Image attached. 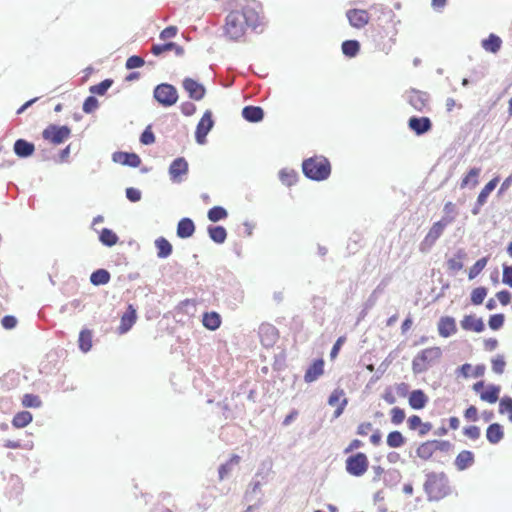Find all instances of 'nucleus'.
<instances>
[{
  "mask_svg": "<svg viewBox=\"0 0 512 512\" xmlns=\"http://www.w3.org/2000/svg\"><path fill=\"white\" fill-rule=\"evenodd\" d=\"M481 45L485 51L497 53L501 48L502 40L499 36L490 34L488 38L482 40Z\"/></svg>",
  "mask_w": 512,
  "mask_h": 512,
  "instance_id": "31",
  "label": "nucleus"
},
{
  "mask_svg": "<svg viewBox=\"0 0 512 512\" xmlns=\"http://www.w3.org/2000/svg\"><path fill=\"white\" fill-rule=\"evenodd\" d=\"M360 45L356 40H346L342 43V51L348 57H354L359 52Z\"/></svg>",
  "mask_w": 512,
  "mask_h": 512,
  "instance_id": "46",
  "label": "nucleus"
},
{
  "mask_svg": "<svg viewBox=\"0 0 512 512\" xmlns=\"http://www.w3.org/2000/svg\"><path fill=\"white\" fill-rule=\"evenodd\" d=\"M33 420V416L29 411H20L15 414L12 419V425L15 428H24Z\"/></svg>",
  "mask_w": 512,
  "mask_h": 512,
  "instance_id": "33",
  "label": "nucleus"
},
{
  "mask_svg": "<svg viewBox=\"0 0 512 512\" xmlns=\"http://www.w3.org/2000/svg\"><path fill=\"white\" fill-rule=\"evenodd\" d=\"M260 4L255 0H236L225 17L223 35L229 41H242L249 30L260 24Z\"/></svg>",
  "mask_w": 512,
  "mask_h": 512,
  "instance_id": "1",
  "label": "nucleus"
},
{
  "mask_svg": "<svg viewBox=\"0 0 512 512\" xmlns=\"http://www.w3.org/2000/svg\"><path fill=\"white\" fill-rule=\"evenodd\" d=\"M222 323L221 317L217 312H205L202 317V324L211 331L217 330Z\"/></svg>",
  "mask_w": 512,
  "mask_h": 512,
  "instance_id": "27",
  "label": "nucleus"
},
{
  "mask_svg": "<svg viewBox=\"0 0 512 512\" xmlns=\"http://www.w3.org/2000/svg\"><path fill=\"white\" fill-rule=\"evenodd\" d=\"M346 341V337L345 336H341L339 337L335 344L333 345L332 349H331V352H330V358L333 360L335 359L338 354H339V351L341 349V346L344 344V342Z\"/></svg>",
  "mask_w": 512,
  "mask_h": 512,
  "instance_id": "63",
  "label": "nucleus"
},
{
  "mask_svg": "<svg viewBox=\"0 0 512 512\" xmlns=\"http://www.w3.org/2000/svg\"><path fill=\"white\" fill-rule=\"evenodd\" d=\"M463 434L471 440H477L481 435V431L479 427L471 425L463 429Z\"/></svg>",
  "mask_w": 512,
  "mask_h": 512,
  "instance_id": "57",
  "label": "nucleus"
},
{
  "mask_svg": "<svg viewBox=\"0 0 512 512\" xmlns=\"http://www.w3.org/2000/svg\"><path fill=\"white\" fill-rule=\"evenodd\" d=\"M208 219L212 222H218L228 217V212L221 206H214L208 211Z\"/></svg>",
  "mask_w": 512,
  "mask_h": 512,
  "instance_id": "44",
  "label": "nucleus"
},
{
  "mask_svg": "<svg viewBox=\"0 0 512 512\" xmlns=\"http://www.w3.org/2000/svg\"><path fill=\"white\" fill-rule=\"evenodd\" d=\"M451 447L449 441L428 440L421 443L416 449V455L424 461L430 460L436 451H447Z\"/></svg>",
  "mask_w": 512,
  "mask_h": 512,
  "instance_id": "6",
  "label": "nucleus"
},
{
  "mask_svg": "<svg viewBox=\"0 0 512 512\" xmlns=\"http://www.w3.org/2000/svg\"><path fill=\"white\" fill-rule=\"evenodd\" d=\"M499 413L502 415H507L508 420L512 422V398L509 396H504L499 401Z\"/></svg>",
  "mask_w": 512,
  "mask_h": 512,
  "instance_id": "45",
  "label": "nucleus"
},
{
  "mask_svg": "<svg viewBox=\"0 0 512 512\" xmlns=\"http://www.w3.org/2000/svg\"><path fill=\"white\" fill-rule=\"evenodd\" d=\"M195 232L194 222L190 218H182L177 225V236L180 238H189Z\"/></svg>",
  "mask_w": 512,
  "mask_h": 512,
  "instance_id": "25",
  "label": "nucleus"
},
{
  "mask_svg": "<svg viewBox=\"0 0 512 512\" xmlns=\"http://www.w3.org/2000/svg\"><path fill=\"white\" fill-rule=\"evenodd\" d=\"M474 463V454L471 451L463 450L461 451L456 459L455 466L458 470H465L470 467Z\"/></svg>",
  "mask_w": 512,
  "mask_h": 512,
  "instance_id": "29",
  "label": "nucleus"
},
{
  "mask_svg": "<svg viewBox=\"0 0 512 512\" xmlns=\"http://www.w3.org/2000/svg\"><path fill=\"white\" fill-rule=\"evenodd\" d=\"M504 437V431L500 424H490L486 430V438L491 444L499 443Z\"/></svg>",
  "mask_w": 512,
  "mask_h": 512,
  "instance_id": "28",
  "label": "nucleus"
},
{
  "mask_svg": "<svg viewBox=\"0 0 512 512\" xmlns=\"http://www.w3.org/2000/svg\"><path fill=\"white\" fill-rule=\"evenodd\" d=\"M174 51L176 55L181 56L184 53V49L182 46L177 45L174 42H169L165 44H155L151 48V53L155 56H159L165 52Z\"/></svg>",
  "mask_w": 512,
  "mask_h": 512,
  "instance_id": "24",
  "label": "nucleus"
},
{
  "mask_svg": "<svg viewBox=\"0 0 512 512\" xmlns=\"http://www.w3.org/2000/svg\"><path fill=\"white\" fill-rule=\"evenodd\" d=\"M502 282L512 287V266L503 265Z\"/></svg>",
  "mask_w": 512,
  "mask_h": 512,
  "instance_id": "62",
  "label": "nucleus"
},
{
  "mask_svg": "<svg viewBox=\"0 0 512 512\" xmlns=\"http://www.w3.org/2000/svg\"><path fill=\"white\" fill-rule=\"evenodd\" d=\"M144 65V60L140 56H131L126 61V68L127 69H134L139 68Z\"/></svg>",
  "mask_w": 512,
  "mask_h": 512,
  "instance_id": "59",
  "label": "nucleus"
},
{
  "mask_svg": "<svg viewBox=\"0 0 512 512\" xmlns=\"http://www.w3.org/2000/svg\"><path fill=\"white\" fill-rule=\"evenodd\" d=\"M325 362L322 358L314 360L304 374V381L312 383L324 374Z\"/></svg>",
  "mask_w": 512,
  "mask_h": 512,
  "instance_id": "15",
  "label": "nucleus"
},
{
  "mask_svg": "<svg viewBox=\"0 0 512 512\" xmlns=\"http://www.w3.org/2000/svg\"><path fill=\"white\" fill-rule=\"evenodd\" d=\"M140 142L144 145H150L155 142L154 133L151 130V126H148L140 137Z\"/></svg>",
  "mask_w": 512,
  "mask_h": 512,
  "instance_id": "58",
  "label": "nucleus"
},
{
  "mask_svg": "<svg viewBox=\"0 0 512 512\" xmlns=\"http://www.w3.org/2000/svg\"><path fill=\"white\" fill-rule=\"evenodd\" d=\"M408 127L417 135H422L431 130L432 123L428 117H411Z\"/></svg>",
  "mask_w": 512,
  "mask_h": 512,
  "instance_id": "20",
  "label": "nucleus"
},
{
  "mask_svg": "<svg viewBox=\"0 0 512 512\" xmlns=\"http://www.w3.org/2000/svg\"><path fill=\"white\" fill-rule=\"evenodd\" d=\"M346 16L350 25L357 29L366 26L370 20L368 11L363 9H350L347 11Z\"/></svg>",
  "mask_w": 512,
  "mask_h": 512,
  "instance_id": "13",
  "label": "nucleus"
},
{
  "mask_svg": "<svg viewBox=\"0 0 512 512\" xmlns=\"http://www.w3.org/2000/svg\"><path fill=\"white\" fill-rule=\"evenodd\" d=\"M35 151V147L33 143H30L24 139H18L14 143V152L19 157H29Z\"/></svg>",
  "mask_w": 512,
  "mask_h": 512,
  "instance_id": "26",
  "label": "nucleus"
},
{
  "mask_svg": "<svg viewBox=\"0 0 512 512\" xmlns=\"http://www.w3.org/2000/svg\"><path fill=\"white\" fill-rule=\"evenodd\" d=\"M99 239L102 242V244L109 247L114 246L119 240L116 233H114L112 230L108 228L102 229V231L100 232Z\"/></svg>",
  "mask_w": 512,
  "mask_h": 512,
  "instance_id": "43",
  "label": "nucleus"
},
{
  "mask_svg": "<svg viewBox=\"0 0 512 512\" xmlns=\"http://www.w3.org/2000/svg\"><path fill=\"white\" fill-rule=\"evenodd\" d=\"M461 328L465 331L481 333L485 329L484 322L476 315H465L460 321Z\"/></svg>",
  "mask_w": 512,
  "mask_h": 512,
  "instance_id": "17",
  "label": "nucleus"
},
{
  "mask_svg": "<svg viewBox=\"0 0 512 512\" xmlns=\"http://www.w3.org/2000/svg\"><path fill=\"white\" fill-rule=\"evenodd\" d=\"M22 405L27 408H37L41 405V400L37 395L25 394L22 398Z\"/></svg>",
  "mask_w": 512,
  "mask_h": 512,
  "instance_id": "52",
  "label": "nucleus"
},
{
  "mask_svg": "<svg viewBox=\"0 0 512 512\" xmlns=\"http://www.w3.org/2000/svg\"><path fill=\"white\" fill-rule=\"evenodd\" d=\"M407 426L411 431H418V435L423 437L432 430V423L423 422L420 416L411 415L407 419Z\"/></svg>",
  "mask_w": 512,
  "mask_h": 512,
  "instance_id": "16",
  "label": "nucleus"
},
{
  "mask_svg": "<svg viewBox=\"0 0 512 512\" xmlns=\"http://www.w3.org/2000/svg\"><path fill=\"white\" fill-rule=\"evenodd\" d=\"M188 173V162L183 157L176 158L169 167V175L173 181H180Z\"/></svg>",
  "mask_w": 512,
  "mask_h": 512,
  "instance_id": "18",
  "label": "nucleus"
},
{
  "mask_svg": "<svg viewBox=\"0 0 512 512\" xmlns=\"http://www.w3.org/2000/svg\"><path fill=\"white\" fill-rule=\"evenodd\" d=\"M154 97L161 105L169 107L177 102L178 93L173 85L163 83L155 88Z\"/></svg>",
  "mask_w": 512,
  "mask_h": 512,
  "instance_id": "8",
  "label": "nucleus"
},
{
  "mask_svg": "<svg viewBox=\"0 0 512 512\" xmlns=\"http://www.w3.org/2000/svg\"><path fill=\"white\" fill-rule=\"evenodd\" d=\"M33 446H34L33 442H28L26 444H21L20 441H15V440H6L5 443H4V447L9 448V449L23 448V449H26V450H32Z\"/></svg>",
  "mask_w": 512,
  "mask_h": 512,
  "instance_id": "55",
  "label": "nucleus"
},
{
  "mask_svg": "<svg viewBox=\"0 0 512 512\" xmlns=\"http://www.w3.org/2000/svg\"><path fill=\"white\" fill-rule=\"evenodd\" d=\"M113 81L111 79H105L99 84L90 87V92L96 95H104L106 91L111 87Z\"/></svg>",
  "mask_w": 512,
  "mask_h": 512,
  "instance_id": "49",
  "label": "nucleus"
},
{
  "mask_svg": "<svg viewBox=\"0 0 512 512\" xmlns=\"http://www.w3.org/2000/svg\"><path fill=\"white\" fill-rule=\"evenodd\" d=\"M487 295V289L485 287H477L471 292V302L474 305H480L483 303Z\"/></svg>",
  "mask_w": 512,
  "mask_h": 512,
  "instance_id": "50",
  "label": "nucleus"
},
{
  "mask_svg": "<svg viewBox=\"0 0 512 512\" xmlns=\"http://www.w3.org/2000/svg\"><path fill=\"white\" fill-rule=\"evenodd\" d=\"M480 168H472L468 171V173L462 178L460 187L465 188L467 186L475 187L478 184V177L480 175Z\"/></svg>",
  "mask_w": 512,
  "mask_h": 512,
  "instance_id": "35",
  "label": "nucleus"
},
{
  "mask_svg": "<svg viewBox=\"0 0 512 512\" xmlns=\"http://www.w3.org/2000/svg\"><path fill=\"white\" fill-rule=\"evenodd\" d=\"M136 318V310L132 307V305H129L127 311L121 317L120 325L118 327L119 333L124 334L128 332L135 324Z\"/></svg>",
  "mask_w": 512,
  "mask_h": 512,
  "instance_id": "23",
  "label": "nucleus"
},
{
  "mask_svg": "<svg viewBox=\"0 0 512 512\" xmlns=\"http://www.w3.org/2000/svg\"><path fill=\"white\" fill-rule=\"evenodd\" d=\"M155 246L157 248V256L159 258H167L172 253V245L164 237L156 239Z\"/></svg>",
  "mask_w": 512,
  "mask_h": 512,
  "instance_id": "36",
  "label": "nucleus"
},
{
  "mask_svg": "<svg viewBox=\"0 0 512 512\" xmlns=\"http://www.w3.org/2000/svg\"><path fill=\"white\" fill-rule=\"evenodd\" d=\"M178 28L176 26H168L160 33L161 40H167L177 35Z\"/></svg>",
  "mask_w": 512,
  "mask_h": 512,
  "instance_id": "60",
  "label": "nucleus"
},
{
  "mask_svg": "<svg viewBox=\"0 0 512 512\" xmlns=\"http://www.w3.org/2000/svg\"><path fill=\"white\" fill-rule=\"evenodd\" d=\"M442 357L440 347L434 346L423 349L412 360V370L415 374H420L429 369L434 363Z\"/></svg>",
  "mask_w": 512,
  "mask_h": 512,
  "instance_id": "4",
  "label": "nucleus"
},
{
  "mask_svg": "<svg viewBox=\"0 0 512 512\" xmlns=\"http://www.w3.org/2000/svg\"><path fill=\"white\" fill-rule=\"evenodd\" d=\"M126 197L131 202H137L141 199V192L136 188L130 187L126 189Z\"/></svg>",
  "mask_w": 512,
  "mask_h": 512,
  "instance_id": "64",
  "label": "nucleus"
},
{
  "mask_svg": "<svg viewBox=\"0 0 512 512\" xmlns=\"http://www.w3.org/2000/svg\"><path fill=\"white\" fill-rule=\"evenodd\" d=\"M71 136V129L66 126H58L55 124L48 125L42 132L44 140L53 145H60Z\"/></svg>",
  "mask_w": 512,
  "mask_h": 512,
  "instance_id": "7",
  "label": "nucleus"
},
{
  "mask_svg": "<svg viewBox=\"0 0 512 512\" xmlns=\"http://www.w3.org/2000/svg\"><path fill=\"white\" fill-rule=\"evenodd\" d=\"M499 179L493 178L490 180L480 191L478 197H477V204L479 206H482L486 203L488 196L490 193L495 189V187L498 184Z\"/></svg>",
  "mask_w": 512,
  "mask_h": 512,
  "instance_id": "37",
  "label": "nucleus"
},
{
  "mask_svg": "<svg viewBox=\"0 0 512 512\" xmlns=\"http://www.w3.org/2000/svg\"><path fill=\"white\" fill-rule=\"evenodd\" d=\"M424 490L431 501H438L450 493L447 476L444 473H430L426 477Z\"/></svg>",
  "mask_w": 512,
  "mask_h": 512,
  "instance_id": "2",
  "label": "nucleus"
},
{
  "mask_svg": "<svg viewBox=\"0 0 512 512\" xmlns=\"http://www.w3.org/2000/svg\"><path fill=\"white\" fill-rule=\"evenodd\" d=\"M405 437L399 431H392L387 435V445L391 448H399L405 444Z\"/></svg>",
  "mask_w": 512,
  "mask_h": 512,
  "instance_id": "42",
  "label": "nucleus"
},
{
  "mask_svg": "<svg viewBox=\"0 0 512 512\" xmlns=\"http://www.w3.org/2000/svg\"><path fill=\"white\" fill-rule=\"evenodd\" d=\"M345 468L348 474L361 477L368 471L369 459L365 453L357 452L346 459Z\"/></svg>",
  "mask_w": 512,
  "mask_h": 512,
  "instance_id": "5",
  "label": "nucleus"
},
{
  "mask_svg": "<svg viewBox=\"0 0 512 512\" xmlns=\"http://www.w3.org/2000/svg\"><path fill=\"white\" fill-rule=\"evenodd\" d=\"M465 254L462 252V251H459L455 257L453 258H450L448 261H447V267L449 270L451 271H459L463 268V258H464Z\"/></svg>",
  "mask_w": 512,
  "mask_h": 512,
  "instance_id": "47",
  "label": "nucleus"
},
{
  "mask_svg": "<svg viewBox=\"0 0 512 512\" xmlns=\"http://www.w3.org/2000/svg\"><path fill=\"white\" fill-rule=\"evenodd\" d=\"M406 100L418 112L429 110V95L426 92L411 89L406 92Z\"/></svg>",
  "mask_w": 512,
  "mask_h": 512,
  "instance_id": "9",
  "label": "nucleus"
},
{
  "mask_svg": "<svg viewBox=\"0 0 512 512\" xmlns=\"http://www.w3.org/2000/svg\"><path fill=\"white\" fill-rule=\"evenodd\" d=\"M183 88L189 97L196 101L201 100L205 96V87L192 78H185L183 80Z\"/></svg>",
  "mask_w": 512,
  "mask_h": 512,
  "instance_id": "14",
  "label": "nucleus"
},
{
  "mask_svg": "<svg viewBox=\"0 0 512 512\" xmlns=\"http://www.w3.org/2000/svg\"><path fill=\"white\" fill-rule=\"evenodd\" d=\"M213 127L212 114L210 111H206L201 117L197 124L195 137L199 144L206 142V136Z\"/></svg>",
  "mask_w": 512,
  "mask_h": 512,
  "instance_id": "12",
  "label": "nucleus"
},
{
  "mask_svg": "<svg viewBox=\"0 0 512 512\" xmlns=\"http://www.w3.org/2000/svg\"><path fill=\"white\" fill-rule=\"evenodd\" d=\"M390 417H391V422L394 425H400L405 420L406 414H405L404 409H402L400 407H393L390 410Z\"/></svg>",
  "mask_w": 512,
  "mask_h": 512,
  "instance_id": "51",
  "label": "nucleus"
},
{
  "mask_svg": "<svg viewBox=\"0 0 512 512\" xmlns=\"http://www.w3.org/2000/svg\"><path fill=\"white\" fill-rule=\"evenodd\" d=\"M488 324L492 330L500 329L504 324V315L503 314H494V315L490 316Z\"/></svg>",
  "mask_w": 512,
  "mask_h": 512,
  "instance_id": "54",
  "label": "nucleus"
},
{
  "mask_svg": "<svg viewBox=\"0 0 512 512\" xmlns=\"http://www.w3.org/2000/svg\"><path fill=\"white\" fill-rule=\"evenodd\" d=\"M443 213L444 215L440 219V221H442L444 224L448 226L455 221L458 215L457 206L451 201L446 202L443 208Z\"/></svg>",
  "mask_w": 512,
  "mask_h": 512,
  "instance_id": "32",
  "label": "nucleus"
},
{
  "mask_svg": "<svg viewBox=\"0 0 512 512\" xmlns=\"http://www.w3.org/2000/svg\"><path fill=\"white\" fill-rule=\"evenodd\" d=\"M488 262L487 257H483L475 262V264L469 269L468 277L469 279H474L478 276L481 271L486 267Z\"/></svg>",
  "mask_w": 512,
  "mask_h": 512,
  "instance_id": "48",
  "label": "nucleus"
},
{
  "mask_svg": "<svg viewBox=\"0 0 512 512\" xmlns=\"http://www.w3.org/2000/svg\"><path fill=\"white\" fill-rule=\"evenodd\" d=\"M429 401L426 393L421 389H416L410 392L408 397V403L411 408L415 410L423 409Z\"/></svg>",
  "mask_w": 512,
  "mask_h": 512,
  "instance_id": "22",
  "label": "nucleus"
},
{
  "mask_svg": "<svg viewBox=\"0 0 512 512\" xmlns=\"http://www.w3.org/2000/svg\"><path fill=\"white\" fill-rule=\"evenodd\" d=\"M98 105V100L93 96H89L83 103V111L85 113H92L98 108Z\"/></svg>",
  "mask_w": 512,
  "mask_h": 512,
  "instance_id": "56",
  "label": "nucleus"
},
{
  "mask_svg": "<svg viewBox=\"0 0 512 512\" xmlns=\"http://www.w3.org/2000/svg\"><path fill=\"white\" fill-rule=\"evenodd\" d=\"M279 177L281 182L288 187L295 185L298 180L297 172L292 169L281 170L279 173Z\"/></svg>",
  "mask_w": 512,
  "mask_h": 512,
  "instance_id": "41",
  "label": "nucleus"
},
{
  "mask_svg": "<svg viewBox=\"0 0 512 512\" xmlns=\"http://www.w3.org/2000/svg\"><path fill=\"white\" fill-rule=\"evenodd\" d=\"M79 348L83 352H88L92 347V332L88 329H83L79 333Z\"/></svg>",
  "mask_w": 512,
  "mask_h": 512,
  "instance_id": "39",
  "label": "nucleus"
},
{
  "mask_svg": "<svg viewBox=\"0 0 512 512\" xmlns=\"http://www.w3.org/2000/svg\"><path fill=\"white\" fill-rule=\"evenodd\" d=\"M208 234L210 238L218 244L224 243L227 238L226 229L222 226L209 227Z\"/></svg>",
  "mask_w": 512,
  "mask_h": 512,
  "instance_id": "40",
  "label": "nucleus"
},
{
  "mask_svg": "<svg viewBox=\"0 0 512 512\" xmlns=\"http://www.w3.org/2000/svg\"><path fill=\"white\" fill-rule=\"evenodd\" d=\"M492 370L496 374H502L505 370L506 361L503 355H497L491 360Z\"/></svg>",
  "mask_w": 512,
  "mask_h": 512,
  "instance_id": "53",
  "label": "nucleus"
},
{
  "mask_svg": "<svg viewBox=\"0 0 512 512\" xmlns=\"http://www.w3.org/2000/svg\"><path fill=\"white\" fill-rule=\"evenodd\" d=\"M242 116L249 122H259L263 119L264 112L258 106H246L242 110Z\"/></svg>",
  "mask_w": 512,
  "mask_h": 512,
  "instance_id": "30",
  "label": "nucleus"
},
{
  "mask_svg": "<svg viewBox=\"0 0 512 512\" xmlns=\"http://www.w3.org/2000/svg\"><path fill=\"white\" fill-rule=\"evenodd\" d=\"M464 417L468 421L476 422L479 418L478 409L471 405L464 411Z\"/></svg>",
  "mask_w": 512,
  "mask_h": 512,
  "instance_id": "61",
  "label": "nucleus"
},
{
  "mask_svg": "<svg viewBox=\"0 0 512 512\" xmlns=\"http://www.w3.org/2000/svg\"><path fill=\"white\" fill-rule=\"evenodd\" d=\"M328 404L332 407H336L333 417L335 419L340 417L348 404L344 390L341 388L334 389L328 397Z\"/></svg>",
  "mask_w": 512,
  "mask_h": 512,
  "instance_id": "11",
  "label": "nucleus"
},
{
  "mask_svg": "<svg viewBox=\"0 0 512 512\" xmlns=\"http://www.w3.org/2000/svg\"><path fill=\"white\" fill-rule=\"evenodd\" d=\"M500 386L489 385L487 389L480 393V399L488 403H495L499 399Z\"/></svg>",
  "mask_w": 512,
  "mask_h": 512,
  "instance_id": "34",
  "label": "nucleus"
},
{
  "mask_svg": "<svg viewBox=\"0 0 512 512\" xmlns=\"http://www.w3.org/2000/svg\"><path fill=\"white\" fill-rule=\"evenodd\" d=\"M438 333L443 338H448L457 332L456 321L453 317L443 316L438 321Z\"/></svg>",
  "mask_w": 512,
  "mask_h": 512,
  "instance_id": "19",
  "label": "nucleus"
},
{
  "mask_svg": "<svg viewBox=\"0 0 512 512\" xmlns=\"http://www.w3.org/2000/svg\"><path fill=\"white\" fill-rule=\"evenodd\" d=\"M446 227L447 225L440 220L435 222L421 242L420 250L423 252L429 250L443 234Z\"/></svg>",
  "mask_w": 512,
  "mask_h": 512,
  "instance_id": "10",
  "label": "nucleus"
},
{
  "mask_svg": "<svg viewBox=\"0 0 512 512\" xmlns=\"http://www.w3.org/2000/svg\"><path fill=\"white\" fill-rule=\"evenodd\" d=\"M90 281L93 285H105L110 281V273L105 269H98L90 276Z\"/></svg>",
  "mask_w": 512,
  "mask_h": 512,
  "instance_id": "38",
  "label": "nucleus"
},
{
  "mask_svg": "<svg viewBox=\"0 0 512 512\" xmlns=\"http://www.w3.org/2000/svg\"><path fill=\"white\" fill-rule=\"evenodd\" d=\"M303 173L309 179L322 181L331 174V165L327 158L315 156L303 161Z\"/></svg>",
  "mask_w": 512,
  "mask_h": 512,
  "instance_id": "3",
  "label": "nucleus"
},
{
  "mask_svg": "<svg viewBox=\"0 0 512 512\" xmlns=\"http://www.w3.org/2000/svg\"><path fill=\"white\" fill-rule=\"evenodd\" d=\"M112 159L115 163L130 167H138L141 164L140 157L135 153L115 152Z\"/></svg>",
  "mask_w": 512,
  "mask_h": 512,
  "instance_id": "21",
  "label": "nucleus"
}]
</instances>
